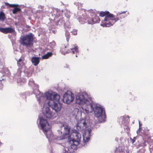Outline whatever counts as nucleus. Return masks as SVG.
I'll list each match as a JSON object with an SVG mask.
<instances>
[{"instance_id": "nucleus-1", "label": "nucleus", "mask_w": 153, "mask_h": 153, "mask_svg": "<svg viewBox=\"0 0 153 153\" xmlns=\"http://www.w3.org/2000/svg\"><path fill=\"white\" fill-rule=\"evenodd\" d=\"M76 102L79 105H84L82 107L84 113L87 114L94 112L95 117L99 123L106 121V118L103 107L94 102L93 99L85 92L78 93L76 95Z\"/></svg>"}, {"instance_id": "nucleus-2", "label": "nucleus", "mask_w": 153, "mask_h": 153, "mask_svg": "<svg viewBox=\"0 0 153 153\" xmlns=\"http://www.w3.org/2000/svg\"><path fill=\"white\" fill-rule=\"evenodd\" d=\"M47 105H42V113L39 116L37 120L38 126L43 132L46 138L48 139L50 144L53 142L57 144H60L58 141H60L63 139V137H58L53 136L51 129V126L48 121L44 118L46 117L48 119H53L56 117V113L51 111Z\"/></svg>"}, {"instance_id": "nucleus-3", "label": "nucleus", "mask_w": 153, "mask_h": 153, "mask_svg": "<svg viewBox=\"0 0 153 153\" xmlns=\"http://www.w3.org/2000/svg\"><path fill=\"white\" fill-rule=\"evenodd\" d=\"M45 95L46 100L45 98L41 97L39 100V104L48 105L53 110L55 111L54 113H56V116L60 111L62 108V104L59 101L60 96L56 92L48 91L45 92Z\"/></svg>"}, {"instance_id": "nucleus-4", "label": "nucleus", "mask_w": 153, "mask_h": 153, "mask_svg": "<svg viewBox=\"0 0 153 153\" xmlns=\"http://www.w3.org/2000/svg\"><path fill=\"white\" fill-rule=\"evenodd\" d=\"M89 122L88 118H85L78 121L76 126L77 129L82 132L83 133V140L81 141L80 139V141L82 146H84L86 143L88 142L90 140V137L92 134L91 131L92 128L91 127H87Z\"/></svg>"}, {"instance_id": "nucleus-5", "label": "nucleus", "mask_w": 153, "mask_h": 153, "mask_svg": "<svg viewBox=\"0 0 153 153\" xmlns=\"http://www.w3.org/2000/svg\"><path fill=\"white\" fill-rule=\"evenodd\" d=\"M99 16L102 17L105 16L103 21L101 24V26L104 27H109L113 25V20L116 21L117 19L114 18V15L111 13L109 11L101 12Z\"/></svg>"}, {"instance_id": "nucleus-6", "label": "nucleus", "mask_w": 153, "mask_h": 153, "mask_svg": "<svg viewBox=\"0 0 153 153\" xmlns=\"http://www.w3.org/2000/svg\"><path fill=\"white\" fill-rule=\"evenodd\" d=\"M34 37V35L32 33L22 36L20 38V43L27 49L30 50L33 46Z\"/></svg>"}, {"instance_id": "nucleus-7", "label": "nucleus", "mask_w": 153, "mask_h": 153, "mask_svg": "<svg viewBox=\"0 0 153 153\" xmlns=\"http://www.w3.org/2000/svg\"><path fill=\"white\" fill-rule=\"evenodd\" d=\"M74 94L71 91H68L65 93L63 96L62 100L64 103L69 104L74 100Z\"/></svg>"}, {"instance_id": "nucleus-8", "label": "nucleus", "mask_w": 153, "mask_h": 153, "mask_svg": "<svg viewBox=\"0 0 153 153\" xmlns=\"http://www.w3.org/2000/svg\"><path fill=\"white\" fill-rule=\"evenodd\" d=\"M23 62H20L19 64H17L19 68L17 70V72L14 75L13 78L15 80H16L17 82L19 83L22 82L21 79V73L22 72L21 71L22 66L23 65Z\"/></svg>"}, {"instance_id": "nucleus-9", "label": "nucleus", "mask_w": 153, "mask_h": 153, "mask_svg": "<svg viewBox=\"0 0 153 153\" xmlns=\"http://www.w3.org/2000/svg\"><path fill=\"white\" fill-rule=\"evenodd\" d=\"M93 20L92 18L91 19L88 17L86 14H83L80 19H79V21L82 24L88 22V24L93 25L94 24L93 21H92Z\"/></svg>"}, {"instance_id": "nucleus-10", "label": "nucleus", "mask_w": 153, "mask_h": 153, "mask_svg": "<svg viewBox=\"0 0 153 153\" xmlns=\"http://www.w3.org/2000/svg\"><path fill=\"white\" fill-rule=\"evenodd\" d=\"M63 11L62 10H60L58 9H54L53 12H51V16L53 17L51 20L53 21H56V19L59 18V17H61Z\"/></svg>"}, {"instance_id": "nucleus-11", "label": "nucleus", "mask_w": 153, "mask_h": 153, "mask_svg": "<svg viewBox=\"0 0 153 153\" xmlns=\"http://www.w3.org/2000/svg\"><path fill=\"white\" fill-rule=\"evenodd\" d=\"M60 127L61 130L63 132V135H67L69 134L71 132V129L70 126L66 123L61 124Z\"/></svg>"}, {"instance_id": "nucleus-12", "label": "nucleus", "mask_w": 153, "mask_h": 153, "mask_svg": "<svg viewBox=\"0 0 153 153\" xmlns=\"http://www.w3.org/2000/svg\"><path fill=\"white\" fill-rule=\"evenodd\" d=\"M38 88H33V93L35 95L36 97L37 98V101L39 103V100H40L41 97H43L45 98V100H46V97L45 95V93L44 94L41 93V92L39 90Z\"/></svg>"}, {"instance_id": "nucleus-13", "label": "nucleus", "mask_w": 153, "mask_h": 153, "mask_svg": "<svg viewBox=\"0 0 153 153\" xmlns=\"http://www.w3.org/2000/svg\"><path fill=\"white\" fill-rule=\"evenodd\" d=\"M126 11H123L121 12L120 13H118L116 16H115L114 15V18L115 19H117V20L115 21V20H113V22L114 23L113 25L115 23L117 22L118 20H120V19H121L123 18H124L126 17L127 16L125 14Z\"/></svg>"}, {"instance_id": "nucleus-14", "label": "nucleus", "mask_w": 153, "mask_h": 153, "mask_svg": "<svg viewBox=\"0 0 153 153\" xmlns=\"http://www.w3.org/2000/svg\"><path fill=\"white\" fill-rule=\"evenodd\" d=\"M14 31L15 30L13 28L10 27H0V31L5 34L12 33L14 32Z\"/></svg>"}, {"instance_id": "nucleus-15", "label": "nucleus", "mask_w": 153, "mask_h": 153, "mask_svg": "<svg viewBox=\"0 0 153 153\" xmlns=\"http://www.w3.org/2000/svg\"><path fill=\"white\" fill-rule=\"evenodd\" d=\"M63 24H64V27L65 29H70L71 27L70 25V22L69 21H67L64 24V22L62 20H59L58 22V24L59 25H61Z\"/></svg>"}, {"instance_id": "nucleus-16", "label": "nucleus", "mask_w": 153, "mask_h": 153, "mask_svg": "<svg viewBox=\"0 0 153 153\" xmlns=\"http://www.w3.org/2000/svg\"><path fill=\"white\" fill-rule=\"evenodd\" d=\"M125 119V117H120V118L119 120L120 121H121V123L122 124H123L124 126V129L126 130V132H128V130H129V127L128 126L126 125L127 124V122H124V120Z\"/></svg>"}, {"instance_id": "nucleus-17", "label": "nucleus", "mask_w": 153, "mask_h": 153, "mask_svg": "<svg viewBox=\"0 0 153 153\" xmlns=\"http://www.w3.org/2000/svg\"><path fill=\"white\" fill-rule=\"evenodd\" d=\"M40 57L34 56L31 58V62L32 64L35 66H37L40 62Z\"/></svg>"}, {"instance_id": "nucleus-18", "label": "nucleus", "mask_w": 153, "mask_h": 153, "mask_svg": "<svg viewBox=\"0 0 153 153\" xmlns=\"http://www.w3.org/2000/svg\"><path fill=\"white\" fill-rule=\"evenodd\" d=\"M28 84L29 85L31 86L33 88H38L39 85L36 84L33 79L31 78L29 80Z\"/></svg>"}, {"instance_id": "nucleus-19", "label": "nucleus", "mask_w": 153, "mask_h": 153, "mask_svg": "<svg viewBox=\"0 0 153 153\" xmlns=\"http://www.w3.org/2000/svg\"><path fill=\"white\" fill-rule=\"evenodd\" d=\"M53 54L52 52H48L45 55L42 56V58L43 59H47L48 58L50 57Z\"/></svg>"}, {"instance_id": "nucleus-20", "label": "nucleus", "mask_w": 153, "mask_h": 153, "mask_svg": "<svg viewBox=\"0 0 153 153\" xmlns=\"http://www.w3.org/2000/svg\"><path fill=\"white\" fill-rule=\"evenodd\" d=\"M6 18L4 12L1 11L0 12V21H4Z\"/></svg>"}, {"instance_id": "nucleus-21", "label": "nucleus", "mask_w": 153, "mask_h": 153, "mask_svg": "<svg viewBox=\"0 0 153 153\" xmlns=\"http://www.w3.org/2000/svg\"><path fill=\"white\" fill-rule=\"evenodd\" d=\"M93 20L92 21H93L94 24L95 23H98L100 21L98 16H95L94 18H92Z\"/></svg>"}, {"instance_id": "nucleus-22", "label": "nucleus", "mask_w": 153, "mask_h": 153, "mask_svg": "<svg viewBox=\"0 0 153 153\" xmlns=\"http://www.w3.org/2000/svg\"><path fill=\"white\" fill-rule=\"evenodd\" d=\"M65 36L66 38V40L67 42H68L69 40V39L70 37V33L69 31V30L68 29H65Z\"/></svg>"}, {"instance_id": "nucleus-23", "label": "nucleus", "mask_w": 153, "mask_h": 153, "mask_svg": "<svg viewBox=\"0 0 153 153\" xmlns=\"http://www.w3.org/2000/svg\"><path fill=\"white\" fill-rule=\"evenodd\" d=\"M139 129L137 131V133L138 135H142V133L140 132L141 130H142L141 128H140L141 124H140V122L139 121Z\"/></svg>"}, {"instance_id": "nucleus-24", "label": "nucleus", "mask_w": 153, "mask_h": 153, "mask_svg": "<svg viewBox=\"0 0 153 153\" xmlns=\"http://www.w3.org/2000/svg\"><path fill=\"white\" fill-rule=\"evenodd\" d=\"M71 49V51L74 54L75 51L76 53H79V51L78 50V48H77V46H75L74 48H72Z\"/></svg>"}, {"instance_id": "nucleus-25", "label": "nucleus", "mask_w": 153, "mask_h": 153, "mask_svg": "<svg viewBox=\"0 0 153 153\" xmlns=\"http://www.w3.org/2000/svg\"><path fill=\"white\" fill-rule=\"evenodd\" d=\"M88 12V13L91 16H94L95 14V11L91 9L89 10Z\"/></svg>"}, {"instance_id": "nucleus-26", "label": "nucleus", "mask_w": 153, "mask_h": 153, "mask_svg": "<svg viewBox=\"0 0 153 153\" xmlns=\"http://www.w3.org/2000/svg\"><path fill=\"white\" fill-rule=\"evenodd\" d=\"M21 10V9L18 7H15L13 10V13L14 14H16V13Z\"/></svg>"}, {"instance_id": "nucleus-27", "label": "nucleus", "mask_w": 153, "mask_h": 153, "mask_svg": "<svg viewBox=\"0 0 153 153\" xmlns=\"http://www.w3.org/2000/svg\"><path fill=\"white\" fill-rule=\"evenodd\" d=\"M50 46L51 48H54L56 46V43L55 42L53 41L52 42H51L50 43Z\"/></svg>"}, {"instance_id": "nucleus-28", "label": "nucleus", "mask_w": 153, "mask_h": 153, "mask_svg": "<svg viewBox=\"0 0 153 153\" xmlns=\"http://www.w3.org/2000/svg\"><path fill=\"white\" fill-rule=\"evenodd\" d=\"M5 4L6 5L8 6L9 5L10 6V7H14L15 6H17L18 5V4H10L6 2L5 3Z\"/></svg>"}, {"instance_id": "nucleus-29", "label": "nucleus", "mask_w": 153, "mask_h": 153, "mask_svg": "<svg viewBox=\"0 0 153 153\" xmlns=\"http://www.w3.org/2000/svg\"><path fill=\"white\" fill-rule=\"evenodd\" d=\"M65 12L66 11L67 12L66 13H65V16L66 17L69 19V18L70 14H69V11H68L67 10H65Z\"/></svg>"}, {"instance_id": "nucleus-30", "label": "nucleus", "mask_w": 153, "mask_h": 153, "mask_svg": "<svg viewBox=\"0 0 153 153\" xmlns=\"http://www.w3.org/2000/svg\"><path fill=\"white\" fill-rule=\"evenodd\" d=\"M69 30L74 35H76L77 34V31L76 30H71L70 29Z\"/></svg>"}, {"instance_id": "nucleus-31", "label": "nucleus", "mask_w": 153, "mask_h": 153, "mask_svg": "<svg viewBox=\"0 0 153 153\" xmlns=\"http://www.w3.org/2000/svg\"><path fill=\"white\" fill-rule=\"evenodd\" d=\"M71 131H72V133L71 134V135H70V137H71V140H72V139H73V136H71V135L74 132H76V133H79L80 134V133H79V132H78L76 130H75L74 129V130H71Z\"/></svg>"}, {"instance_id": "nucleus-32", "label": "nucleus", "mask_w": 153, "mask_h": 153, "mask_svg": "<svg viewBox=\"0 0 153 153\" xmlns=\"http://www.w3.org/2000/svg\"><path fill=\"white\" fill-rule=\"evenodd\" d=\"M78 110L77 109H75L72 112V115H75L76 116V113H77L78 112Z\"/></svg>"}, {"instance_id": "nucleus-33", "label": "nucleus", "mask_w": 153, "mask_h": 153, "mask_svg": "<svg viewBox=\"0 0 153 153\" xmlns=\"http://www.w3.org/2000/svg\"><path fill=\"white\" fill-rule=\"evenodd\" d=\"M61 53L62 54H63L64 55H65V54L66 53H68V51H66L65 52H64L62 50V48L61 49Z\"/></svg>"}, {"instance_id": "nucleus-34", "label": "nucleus", "mask_w": 153, "mask_h": 153, "mask_svg": "<svg viewBox=\"0 0 153 153\" xmlns=\"http://www.w3.org/2000/svg\"><path fill=\"white\" fill-rule=\"evenodd\" d=\"M130 142L131 143H134L135 142L134 140H133L131 137H130Z\"/></svg>"}, {"instance_id": "nucleus-35", "label": "nucleus", "mask_w": 153, "mask_h": 153, "mask_svg": "<svg viewBox=\"0 0 153 153\" xmlns=\"http://www.w3.org/2000/svg\"><path fill=\"white\" fill-rule=\"evenodd\" d=\"M64 68H69V66L67 64H65L64 66Z\"/></svg>"}, {"instance_id": "nucleus-36", "label": "nucleus", "mask_w": 153, "mask_h": 153, "mask_svg": "<svg viewBox=\"0 0 153 153\" xmlns=\"http://www.w3.org/2000/svg\"><path fill=\"white\" fill-rule=\"evenodd\" d=\"M22 60L21 59H19L18 61H17V64H19L20 62H22Z\"/></svg>"}, {"instance_id": "nucleus-37", "label": "nucleus", "mask_w": 153, "mask_h": 153, "mask_svg": "<svg viewBox=\"0 0 153 153\" xmlns=\"http://www.w3.org/2000/svg\"><path fill=\"white\" fill-rule=\"evenodd\" d=\"M119 140V139H118V138H117V137H116L115 139V140L117 141V142H118V141Z\"/></svg>"}, {"instance_id": "nucleus-38", "label": "nucleus", "mask_w": 153, "mask_h": 153, "mask_svg": "<svg viewBox=\"0 0 153 153\" xmlns=\"http://www.w3.org/2000/svg\"><path fill=\"white\" fill-rule=\"evenodd\" d=\"M136 139V137H133V140H134V142H135V141Z\"/></svg>"}, {"instance_id": "nucleus-39", "label": "nucleus", "mask_w": 153, "mask_h": 153, "mask_svg": "<svg viewBox=\"0 0 153 153\" xmlns=\"http://www.w3.org/2000/svg\"><path fill=\"white\" fill-rule=\"evenodd\" d=\"M2 144L3 143L0 141V146H1Z\"/></svg>"}, {"instance_id": "nucleus-40", "label": "nucleus", "mask_w": 153, "mask_h": 153, "mask_svg": "<svg viewBox=\"0 0 153 153\" xmlns=\"http://www.w3.org/2000/svg\"><path fill=\"white\" fill-rule=\"evenodd\" d=\"M127 117H128V118H129V117H130L129 116H127Z\"/></svg>"}, {"instance_id": "nucleus-41", "label": "nucleus", "mask_w": 153, "mask_h": 153, "mask_svg": "<svg viewBox=\"0 0 153 153\" xmlns=\"http://www.w3.org/2000/svg\"><path fill=\"white\" fill-rule=\"evenodd\" d=\"M122 137H121L120 138V140H122Z\"/></svg>"}, {"instance_id": "nucleus-42", "label": "nucleus", "mask_w": 153, "mask_h": 153, "mask_svg": "<svg viewBox=\"0 0 153 153\" xmlns=\"http://www.w3.org/2000/svg\"><path fill=\"white\" fill-rule=\"evenodd\" d=\"M79 2H78V3H77V4L78 5V6L79 5Z\"/></svg>"}, {"instance_id": "nucleus-43", "label": "nucleus", "mask_w": 153, "mask_h": 153, "mask_svg": "<svg viewBox=\"0 0 153 153\" xmlns=\"http://www.w3.org/2000/svg\"><path fill=\"white\" fill-rule=\"evenodd\" d=\"M76 57H77V55H76Z\"/></svg>"}, {"instance_id": "nucleus-44", "label": "nucleus", "mask_w": 153, "mask_h": 153, "mask_svg": "<svg viewBox=\"0 0 153 153\" xmlns=\"http://www.w3.org/2000/svg\"><path fill=\"white\" fill-rule=\"evenodd\" d=\"M65 48H66V46H65Z\"/></svg>"}, {"instance_id": "nucleus-45", "label": "nucleus", "mask_w": 153, "mask_h": 153, "mask_svg": "<svg viewBox=\"0 0 153 153\" xmlns=\"http://www.w3.org/2000/svg\"><path fill=\"white\" fill-rule=\"evenodd\" d=\"M81 147L80 146H79V147Z\"/></svg>"}, {"instance_id": "nucleus-46", "label": "nucleus", "mask_w": 153, "mask_h": 153, "mask_svg": "<svg viewBox=\"0 0 153 153\" xmlns=\"http://www.w3.org/2000/svg\"><path fill=\"white\" fill-rule=\"evenodd\" d=\"M131 94V93H129V94Z\"/></svg>"}]
</instances>
